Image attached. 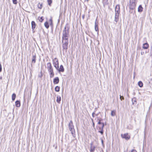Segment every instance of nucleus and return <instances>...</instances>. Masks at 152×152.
I'll return each instance as SVG.
<instances>
[{
  "mask_svg": "<svg viewBox=\"0 0 152 152\" xmlns=\"http://www.w3.org/2000/svg\"><path fill=\"white\" fill-rule=\"evenodd\" d=\"M69 27L67 26H65L64 30L63 31L62 39H69Z\"/></svg>",
  "mask_w": 152,
  "mask_h": 152,
  "instance_id": "nucleus-1",
  "label": "nucleus"
},
{
  "mask_svg": "<svg viewBox=\"0 0 152 152\" xmlns=\"http://www.w3.org/2000/svg\"><path fill=\"white\" fill-rule=\"evenodd\" d=\"M47 66L48 71L49 73L50 77L52 78L54 76V73L51 64L49 62L47 64Z\"/></svg>",
  "mask_w": 152,
  "mask_h": 152,
  "instance_id": "nucleus-2",
  "label": "nucleus"
},
{
  "mask_svg": "<svg viewBox=\"0 0 152 152\" xmlns=\"http://www.w3.org/2000/svg\"><path fill=\"white\" fill-rule=\"evenodd\" d=\"M68 126L69 130L71 132L72 136L74 137H75V131L72 121H70L69 124Z\"/></svg>",
  "mask_w": 152,
  "mask_h": 152,
  "instance_id": "nucleus-3",
  "label": "nucleus"
},
{
  "mask_svg": "<svg viewBox=\"0 0 152 152\" xmlns=\"http://www.w3.org/2000/svg\"><path fill=\"white\" fill-rule=\"evenodd\" d=\"M62 42L63 49L66 50L67 49L69 39H62Z\"/></svg>",
  "mask_w": 152,
  "mask_h": 152,
  "instance_id": "nucleus-4",
  "label": "nucleus"
},
{
  "mask_svg": "<svg viewBox=\"0 0 152 152\" xmlns=\"http://www.w3.org/2000/svg\"><path fill=\"white\" fill-rule=\"evenodd\" d=\"M121 136L123 138H124L127 140H128L130 138V136L128 135L127 133H125L124 134H122L121 135Z\"/></svg>",
  "mask_w": 152,
  "mask_h": 152,
  "instance_id": "nucleus-5",
  "label": "nucleus"
},
{
  "mask_svg": "<svg viewBox=\"0 0 152 152\" xmlns=\"http://www.w3.org/2000/svg\"><path fill=\"white\" fill-rule=\"evenodd\" d=\"M136 4L134 1L131 2L130 1V4L129 6V8L130 9L133 10L136 7Z\"/></svg>",
  "mask_w": 152,
  "mask_h": 152,
  "instance_id": "nucleus-6",
  "label": "nucleus"
},
{
  "mask_svg": "<svg viewBox=\"0 0 152 152\" xmlns=\"http://www.w3.org/2000/svg\"><path fill=\"white\" fill-rule=\"evenodd\" d=\"M120 7L119 4L117 5L115 7V13H120Z\"/></svg>",
  "mask_w": 152,
  "mask_h": 152,
  "instance_id": "nucleus-7",
  "label": "nucleus"
},
{
  "mask_svg": "<svg viewBox=\"0 0 152 152\" xmlns=\"http://www.w3.org/2000/svg\"><path fill=\"white\" fill-rule=\"evenodd\" d=\"M53 64L54 67H55L56 69H58L59 68L58 61L57 60L56 62H54Z\"/></svg>",
  "mask_w": 152,
  "mask_h": 152,
  "instance_id": "nucleus-8",
  "label": "nucleus"
},
{
  "mask_svg": "<svg viewBox=\"0 0 152 152\" xmlns=\"http://www.w3.org/2000/svg\"><path fill=\"white\" fill-rule=\"evenodd\" d=\"M119 14L120 13H115V21L116 22H117L118 20Z\"/></svg>",
  "mask_w": 152,
  "mask_h": 152,
  "instance_id": "nucleus-9",
  "label": "nucleus"
},
{
  "mask_svg": "<svg viewBox=\"0 0 152 152\" xmlns=\"http://www.w3.org/2000/svg\"><path fill=\"white\" fill-rule=\"evenodd\" d=\"M59 82V79L58 77L55 78L53 80V82L54 84H57Z\"/></svg>",
  "mask_w": 152,
  "mask_h": 152,
  "instance_id": "nucleus-10",
  "label": "nucleus"
},
{
  "mask_svg": "<svg viewBox=\"0 0 152 152\" xmlns=\"http://www.w3.org/2000/svg\"><path fill=\"white\" fill-rule=\"evenodd\" d=\"M95 30L97 32V33L98 34L99 33V29L98 28V24L96 23V20L95 23Z\"/></svg>",
  "mask_w": 152,
  "mask_h": 152,
  "instance_id": "nucleus-11",
  "label": "nucleus"
},
{
  "mask_svg": "<svg viewBox=\"0 0 152 152\" xmlns=\"http://www.w3.org/2000/svg\"><path fill=\"white\" fill-rule=\"evenodd\" d=\"M91 149L90 151H93L95 150V149L96 148L95 146L93 145V144L92 142L91 144Z\"/></svg>",
  "mask_w": 152,
  "mask_h": 152,
  "instance_id": "nucleus-12",
  "label": "nucleus"
},
{
  "mask_svg": "<svg viewBox=\"0 0 152 152\" xmlns=\"http://www.w3.org/2000/svg\"><path fill=\"white\" fill-rule=\"evenodd\" d=\"M36 54H35L34 55H33L32 59V63H35L36 62Z\"/></svg>",
  "mask_w": 152,
  "mask_h": 152,
  "instance_id": "nucleus-13",
  "label": "nucleus"
},
{
  "mask_svg": "<svg viewBox=\"0 0 152 152\" xmlns=\"http://www.w3.org/2000/svg\"><path fill=\"white\" fill-rule=\"evenodd\" d=\"M31 28L33 30H34L36 27V23L34 21H33L31 23Z\"/></svg>",
  "mask_w": 152,
  "mask_h": 152,
  "instance_id": "nucleus-14",
  "label": "nucleus"
},
{
  "mask_svg": "<svg viewBox=\"0 0 152 152\" xmlns=\"http://www.w3.org/2000/svg\"><path fill=\"white\" fill-rule=\"evenodd\" d=\"M59 72H63L64 71V69L62 65H61L60 66L59 69L58 68V69H57Z\"/></svg>",
  "mask_w": 152,
  "mask_h": 152,
  "instance_id": "nucleus-15",
  "label": "nucleus"
},
{
  "mask_svg": "<svg viewBox=\"0 0 152 152\" xmlns=\"http://www.w3.org/2000/svg\"><path fill=\"white\" fill-rule=\"evenodd\" d=\"M15 106L17 107H19L20 106V102L19 101L17 100L15 102Z\"/></svg>",
  "mask_w": 152,
  "mask_h": 152,
  "instance_id": "nucleus-16",
  "label": "nucleus"
},
{
  "mask_svg": "<svg viewBox=\"0 0 152 152\" xmlns=\"http://www.w3.org/2000/svg\"><path fill=\"white\" fill-rule=\"evenodd\" d=\"M132 104L133 105L136 104H137V99L135 97H134L132 99Z\"/></svg>",
  "mask_w": 152,
  "mask_h": 152,
  "instance_id": "nucleus-17",
  "label": "nucleus"
},
{
  "mask_svg": "<svg viewBox=\"0 0 152 152\" xmlns=\"http://www.w3.org/2000/svg\"><path fill=\"white\" fill-rule=\"evenodd\" d=\"M148 45L147 43L143 44V48L144 49H147L148 47Z\"/></svg>",
  "mask_w": 152,
  "mask_h": 152,
  "instance_id": "nucleus-18",
  "label": "nucleus"
},
{
  "mask_svg": "<svg viewBox=\"0 0 152 152\" xmlns=\"http://www.w3.org/2000/svg\"><path fill=\"white\" fill-rule=\"evenodd\" d=\"M143 8H142L141 5H140L139 6L138 8V12H141L143 10Z\"/></svg>",
  "mask_w": 152,
  "mask_h": 152,
  "instance_id": "nucleus-19",
  "label": "nucleus"
},
{
  "mask_svg": "<svg viewBox=\"0 0 152 152\" xmlns=\"http://www.w3.org/2000/svg\"><path fill=\"white\" fill-rule=\"evenodd\" d=\"M57 100H56L57 102L58 103H60V101L61 100V97L60 96H57Z\"/></svg>",
  "mask_w": 152,
  "mask_h": 152,
  "instance_id": "nucleus-20",
  "label": "nucleus"
},
{
  "mask_svg": "<svg viewBox=\"0 0 152 152\" xmlns=\"http://www.w3.org/2000/svg\"><path fill=\"white\" fill-rule=\"evenodd\" d=\"M138 84L139 86L141 88L143 86V84L142 82L141 81H139L138 82Z\"/></svg>",
  "mask_w": 152,
  "mask_h": 152,
  "instance_id": "nucleus-21",
  "label": "nucleus"
},
{
  "mask_svg": "<svg viewBox=\"0 0 152 152\" xmlns=\"http://www.w3.org/2000/svg\"><path fill=\"white\" fill-rule=\"evenodd\" d=\"M16 97V94L15 93H13L12 95V101H14L15 100V98Z\"/></svg>",
  "mask_w": 152,
  "mask_h": 152,
  "instance_id": "nucleus-22",
  "label": "nucleus"
},
{
  "mask_svg": "<svg viewBox=\"0 0 152 152\" xmlns=\"http://www.w3.org/2000/svg\"><path fill=\"white\" fill-rule=\"evenodd\" d=\"M44 25L47 28H48L49 27L48 22H46L44 23Z\"/></svg>",
  "mask_w": 152,
  "mask_h": 152,
  "instance_id": "nucleus-23",
  "label": "nucleus"
},
{
  "mask_svg": "<svg viewBox=\"0 0 152 152\" xmlns=\"http://www.w3.org/2000/svg\"><path fill=\"white\" fill-rule=\"evenodd\" d=\"M55 91L56 92H59L60 91V87L58 86H56L55 88Z\"/></svg>",
  "mask_w": 152,
  "mask_h": 152,
  "instance_id": "nucleus-24",
  "label": "nucleus"
},
{
  "mask_svg": "<svg viewBox=\"0 0 152 152\" xmlns=\"http://www.w3.org/2000/svg\"><path fill=\"white\" fill-rule=\"evenodd\" d=\"M111 115L112 116H114L115 115V110H112L111 112Z\"/></svg>",
  "mask_w": 152,
  "mask_h": 152,
  "instance_id": "nucleus-25",
  "label": "nucleus"
},
{
  "mask_svg": "<svg viewBox=\"0 0 152 152\" xmlns=\"http://www.w3.org/2000/svg\"><path fill=\"white\" fill-rule=\"evenodd\" d=\"M42 7V4L39 3L38 4V7L39 9H41Z\"/></svg>",
  "mask_w": 152,
  "mask_h": 152,
  "instance_id": "nucleus-26",
  "label": "nucleus"
},
{
  "mask_svg": "<svg viewBox=\"0 0 152 152\" xmlns=\"http://www.w3.org/2000/svg\"><path fill=\"white\" fill-rule=\"evenodd\" d=\"M102 126L99 127V129L103 130V128L104 127V123H102Z\"/></svg>",
  "mask_w": 152,
  "mask_h": 152,
  "instance_id": "nucleus-27",
  "label": "nucleus"
},
{
  "mask_svg": "<svg viewBox=\"0 0 152 152\" xmlns=\"http://www.w3.org/2000/svg\"><path fill=\"white\" fill-rule=\"evenodd\" d=\"M48 4L49 6H51L52 2V0H47Z\"/></svg>",
  "mask_w": 152,
  "mask_h": 152,
  "instance_id": "nucleus-28",
  "label": "nucleus"
},
{
  "mask_svg": "<svg viewBox=\"0 0 152 152\" xmlns=\"http://www.w3.org/2000/svg\"><path fill=\"white\" fill-rule=\"evenodd\" d=\"M43 17H40V18H39L38 19H39V21L40 22H42L43 20Z\"/></svg>",
  "mask_w": 152,
  "mask_h": 152,
  "instance_id": "nucleus-29",
  "label": "nucleus"
},
{
  "mask_svg": "<svg viewBox=\"0 0 152 152\" xmlns=\"http://www.w3.org/2000/svg\"><path fill=\"white\" fill-rule=\"evenodd\" d=\"M50 26H53V22H52V20L51 18L50 20Z\"/></svg>",
  "mask_w": 152,
  "mask_h": 152,
  "instance_id": "nucleus-30",
  "label": "nucleus"
},
{
  "mask_svg": "<svg viewBox=\"0 0 152 152\" xmlns=\"http://www.w3.org/2000/svg\"><path fill=\"white\" fill-rule=\"evenodd\" d=\"M13 3L14 4H16L17 3V0H12Z\"/></svg>",
  "mask_w": 152,
  "mask_h": 152,
  "instance_id": "nucleus-31",
  "label": "nucleus"
},
{
  "mask_svg": "<svg viewBox=\"0 0 152 152\" xmlns=\"http://www.w3.org/2000/svg\"><path fill=\"white\" fill-rule=\"evenodd\" d=\"M100 131H99V132L100 133L102 134L103 133V130L99 129Z\"/></svg>",
  "mask_w": 152,
  "mask_h": 152,
  "instance_id": "nucleus-32",
  "label": "nucleus"
},
{
  "mask_svg": "<svg viewBox=\"0 0 152 152\" xmlns=\"http://www.w3.org/2000/svg\"><path fill=\"white\" fill-rule=\"evenodd\" d=\"M120 99L121 100H123L124 99V97L123 96H121V95H120Z\"/></svg>",
  "mask_w": 152,
  "mask_h": 152,
  "instance_id": "nucleus-33",
  "label": "nucleus"
},
{
  "mask_svg": "<svg viewBox=\"0 0 152 152\" xmlns=\"http://www.w3.org/2000/svg\"><path fill=\"white\" fill-rule=\"evenodd\" d=\"M102 123L101 122V120H99V121L98 122V124H102Z\"/></svg>",
  "mask_w": 152,
  "mask_h": 152,
  "instance_id": "nucleus-34",
  "label": "nucleus"
},
{
  "mask_svg": "<svg viewBox=\"0 0 152 152\" xmlns=\"http://www.w3.org/2000/svg\"><path fill=\"white\" fill-rule=\"evenodd\" d=\"M2 71V67L1 65V64H0V72H1Z\"/></svg>",
  "mask_w": 152,
  "mask_h": 152,
  "instance_id": "nucleus-35",
  "label": "nucleus"
},
{
  "mask_svg": "<svg viewBox=\"0 0 152 152\" xmlns=\"http://www.w3.org/2000/svg\"><path fill=\"white\" fill-rule=\"evenodd\" d=\"M101 142H102V145L103 146H104V144L103 143V140L102 139V140H101Z\"/></svg>",
  "mask_w": 152,
  "mask_h": 152,
  "instance_id": "nucleus-36",
  "label": "nucleus"
},
{
  "mask_svg": "<svg viewBox=\"0 0 152 152\" xmlns=\"http://www.w3.org/2000/svg\"><path fill=\"white\" fill-rule=\"evenodd\" d=\"M95 114V113L94 112H93L92 113V116L93 117H94V115Z\"/></svg>",
  "mask_w": 152,
  "mask_h": 152,
  "instance_id": "nucleus-37",
  "label": "nucleus"
},
{
  "mask_svg": "<svg viewBox=\"0 0 152 152\" xmlns=\"http://www.w3.org/2000/svg\"><path fill=\"white\" fill-rule=\"evenodd\" d=\"M85 15H82V18L84 19V18Z\"/></svg>",
  "mask_w": 152,
  "mask_h": 152,
  "instance_id": "nucleus-38",
  "label": "nucleus"
},
{
  "mask_svg": "<svg viewBox=\"0 0 152 152\" xmlns=\"http://www.w3.org/2000/svg\"><path fill=\"white\" fill-rule=\"evenodd\" d=\"M151 56L152 57V51L151 50Z\"/></svg>",
  "mask_w": 152,
  "mask_h": 152,
  "instance_id": "nucleus-39",
  "label": "nucleus"
},
{
  "mask_svg": "<svg viewBox=\"0 0 152 152\" xmlns=\"http://www.w3.org/2000/svg\"><path fill=\"white\" fill-rule=\"evenodd\" d=\"M151 50L152 51V43L151 45Z\"/></svg>",
  "mask_w": 152,
  "mask_h": 152,
  "instance_id": "nucleus-40",
  "label": "nucleus"
},
{
  "mask_svg": "<svg viewBox=\"0 0 152 152\" xmlns=\"http://www.w3.org/2000/svg\"><path fill=\"white\" fill-rule=\"evenodd\" d=\"M144 52H141V54L142 55L143 54H144Z\"/></svg>",
  "mask_w": 152,
  "mask_h": 152,
  "instance_id": "nucleus-41",
  "label": "nucleus"
},
{
  "mask_svg": "<svg viewBox=\"0 0 152 152\" xmlns=\"http://www.w3.org/2000/svg\"><path fill=\"white\" fill-rule=\"evenodd\" d=\"M89 0H85V2H88Z\"/></svg>",
  "mask_w": 152,
  "mask_h": 152,
  "instance_id": "nucleus-42",
  "label": "nucleus"
},
{
  "mask_svg": "<svg viewBox=\"0 0 152 152\" xmlns=\"http://www.w3.org/2000/svg\"><path fill=\"white\" fill-rule=\"evenodd\" d=\"M2 79V77L1 76H0V79L1 80Z\"/></svg>",
  "mask_w": 152,
  "mask_h": 152,
  "instance_id": "nucleus-43",
  "label": "nucleus"
},
{
  "mask_svg": "<svg viewBox=\"0 0 152 152\" xmlns=\"http://www.w3.org/2000/svg\"><path fill=\"white\" fill-rule=\"evenodd\" d=\"M135 151V150H134V149L132 150L131 151V152H133V151Z\"/></svg>",
  "mask_w": 152,
  "mask_h": 152,
  "instance_id": "nucleus-44",
  "label": "nucleus"
},
{
  "mask_svg": "<svg viewBox=\"0 0 152 152\" xmlns=\"http://www.w3.org/2000/svg\"><path fill=\"white\" fill-rule=\"evenodd\" d=\"M93 126H94V124L93 122Z\"/></svg>",
  "mask_w": 152,
  "mask_h": 152,
  "instance_id": "nucleus-45",
  "label": "nucleus"
},
{
  "mask_svg": "<svg viewBox=\"0 0 152 152\" xmlns=\"http://www.w3.org/2000/svg\"><path fill=\"white\" fill-rule=\"evenodd\" d=\"M99 120H101V121H102V119H100Z\"/></svg>",
  "mask_w": 152,
  "mask_h": 152,
  "instance_id": "nucleus-46",
  "label": "nucleus"
}]
</instances>
